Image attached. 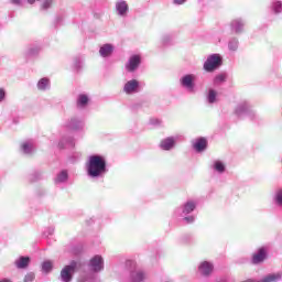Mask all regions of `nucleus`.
Masks as SVG:
<instances>
[{"label":"nucleus","instance_id":"nucleus-1","mask_svg":"<svg viewBox=\"0 0 282 282\" xmlns=\"http://www.w3.org/2000/svg\"><path fill=\"white\" fill-rule=\"evenodd\" d=\"M86 170L88 177H93V180H96L98 177H105L108 171L107 160L102 155H90L86 163Z\"/></svg>","mask_w":282,"mask_h":282},{"label":"nucleus","instance_id":"nucleus-2","mask_svg":"<svg viewBox=\"0 0 282 282\" xmlns=\"http://www.w3.org/2000/svg\"><path fill=\"white\" fill-rule=\"evenodd\" d=\"M196 208L197 202L189 199L185 204H183L182 207L176 209V215H181V217H184L183 221H185V224H193L195 221V216L187 215H191V213H193V210H195Z\"/></svg>","mask_w":282,"mask_h":282},{"label":"nucleus","instance_id":"nucleus-3","mask_svg":"<svg viewBox=\"0 0 282 282\" xmlns=\"http://www.w3.org/2000/svg\"><path fill=\"white\" fill-rule=\"evenodd\" d=\"M195 80H197L195 74H186L180 78V85L183 89H186L188 94H195V91H197Z\"/></svg>","mask_w":282,"mask_h":282},{"label":"nucleus","instance_id":"nucleus-4","mask_svg":"<svg viewBox=\"0 0 282 282\" xmlns=\"http://www.w3.org/2000/svg\"><path fill=\"white\" fill-rule=\"evenodd\" d=\"M235 113L236 116H238V118H243L247 116V118H249L250 120H254L256 116L252 107L250 106V104H248V101H242L238 104L235 109Z\"/></svg>","mask_w":282,"mask_h":282},{"label":"nucleus","instance_id":"nucleus-5","mask_svg":"<svg viewBox=\"0 0 282 282\" xmlns=\"http://www.w3.org/2000/svg\"><path fill=\"white\" fill-rule=\"evenodd\" d=\"M218 67H221V55L219 54L209 55L203 65L205 72H215Z\"/></svg>","mask_w":282,"mask_h":282},{"label":"nucleus","instance_id":"nucleus-6","mask_svg":"<svg viewBox=\"0 0 282 282\" xmlns=\"http://www.w3.org/2000/svg\"><path fill=\"white\" fill-rule=\"evenodd\" d=\"M78 263L76 261H72L70 264L65 265L59 274V281L62 282H72L74 279V273L76 272Z\"/></svg>","mask_w":282,"mask_h":282},{"label":"nucleus","instance_id":"nucleus-7","mask_svg":"<svg viewBox=\"0 0 282 282\" xmlns=\"http://www.w3.org/2000/svg\"><path fill=\"white\" fill-rule=\"evenodd\" d=\"M89 268L93 272H102L105 270V260L101 256H95L89 262Z\"/></svg>","mask_w":282,"mask_h":282},{"label":"nucleus","instance_id":"nucleus-8","mask_svg":"<svg viewBox=\"0 0 282 282\" xmlns=\"http://www.w3.org/2000/svg\"><path fill=\"white\" fill-rule=\"evenodd\" d=\"M123 91L129 96L138 94V91H140V82L138 79L128 80L123 86Z\"/></svg>","mask_w":282,"mask_h":282},{"label":"nucleus","instance_id":"nucleus-9","mask_svg":"<svg viewBox=\"0 0 282 282\" xmlns=\"http://www.w3.org/2000/svg\"><path fill=\"white\" fill-rule=\"evenodd\" d=\"M213 270H215V265L209 261H203L198 265V274H200V276H210L213 274Z\"/></svg>","mask_w":282,"mask_h":282},{"label":"nucleus","instance_id":"nucleus-10","mask_svg":"<svg viewBox=\"0 0 282 282\" xmlns=\"http://www.w3.org/2000/svg\"><path fill=\"white\" fill-rule=\"evenodd\" d=\"M115 10L118 17H127L129 14V3L126 0H117L115 3Z\"/></svg>","mask_w":282,"mask_h":282},{"label":"nucleus","instance_id":"nucleus-11","mask_svg":"<svg viewBox=\"0 0 282 282\" xmlns=\"http://www.w3.org/2000/svg\"><path fill=\"white\" fill-rule=\"evenodd\" d=\"M140 63H142V58L140 57V55H132L126 64L127 72H135V69L140 67Z\"/></svg>","mask_w":282,"mask_h":282},{"label":"nucleus","instance_id":"nucleus-12","mask_svg":"<svg viewBox=\"0 0 282 282\" xmlns=\"http://www.w3.org/2000/svg\"><path fill=\"white\" fill-rule=\"evenodd\" d=\"M178 137H167L163 139L160 143V148L162 151H171L175 147V142H177Z\"/></svg>","mask_w":282,"mask_h":282},{"label":"nucleus","instance_id":"nucleus-13","mask_svg":"<svg viewBox=\"0 0 282 282\" xmlns=\"http://www.w3.org/2000/svg\"><path fill=\"white\" fill-rule=\"evenodd\" d=\"M130 282H144L147 281V273L142 269H135L130 272Z\"/></svg>","mask_w":282,"mask_h":282},{"label":"nucleus","instance_id":"nucleus-14","mask_svg":"<svg viewBox=\"0 0 282 282\" xmlns=\"http://www.w3.org/2000/svg\"><path fill=\"white\" fill-rule=\"evenodd\" d=\"M85 127V122L78 118H72L66 122V129H70L72 131H80Z\"/></svg>","mask_w":282,"mask_h":282},{"label":"nucleus","instance_id":"nucleus-15","mask_svg":"<svg viewBox=\"0 0 282 282\" xmlns=\"http://www.w3.org/2000/svg\"><path fill=\"white\" fill-rule=\"evenodd\" d=\"M89 95L87 94H79L76 99V107L77 109H87L89 107Z\"/></svg>","mask_w":282,"mask_h":282},{"label":"nucleus","instance_id":"nucleus-16","mask_svg":"<svg viewBox=\"0 0 282 282\" xmlns=\"http://www.w3.org/2000/svg\"><path fill=\"white\" fill-rule=\"evenodd\" d=\"M69 181V172L67 170H62L57 173L54 183L57 186H61L62 184H67Z\"/></svg>","mask_w":282,"mask_h":282},{"label":"nucleus","instance_id":"nucleus-17","mask_svg":"<svg viewBox=\"0 0 282 282\" xmlns=\"http://www.w3.org/2000/svg\"><path fill=\"white\" fill-rule=\"evenodd\" d=\"M265 257H268V252L265 251V248H260L258 252H256L252 256V263L254 265H258V263H263V261H265Z\"/></svg>","mask_w":282,"mask_h":282},{"label":"nucleus","instance_id":"nucleus-18","mask_svg":"<svg viewBox=\"0 0 282 282\" xmlns=\"http://www.w3.org/2000/svg\"><path fill=\"white\" fill-rule=\"evenodd\" d=\"M113 50H116V47L112 44H104L99 48V55L101 58H109V56L113 54Z\"/></svg>","mask_w":282,"mask_h":282},{"label":"nucleus","instance_id":"nucleus-19","mask_svg":"<svg viewBox=\"0 0 282 282\" xmlns=\"http://www.w3.org/2000/svg\"><path fill=\"white\" fill-rule=\"evenodd\" d=\"M245 25H246V22L241 19H236L230 23L231 31L235 32L236 34H241V32H243Z\"/></svg>","mask_w":282,"mask_h":282},{"label":"nucleus","instance_id":"nucleus-20","mask_svg":"<svg viewBox=\"0 0 282 282\" xmlns=\"http://www.w3.org/2000/svg\"><path fill=\"white\" fill-rule=\"evenodd\" d=\"M21 151L25 155H32V153H34V141H32V140L24 141L21 144Z\"/></svg>","mask_w":282,"mask_h":282},{"label":"nucleus","instance_id":"nucleus-21","mask_svg":"<svg viewBox=\"0 0 282 282\" xmlns=\"http://www.w3.org/2000/svg\"><path fill=\"white\" fill-rule=\"evenodd\" d=\"M193 147L195 151H197V153H202V151H206V148L208 147V141H206V139L204 138H199L194 142Z\"/></svg>","mask_w":282,"mask_h":282},{"label":"nucleus","instance_id":"nucleus-22","mask_svg":"<svg viewBox=\"0 0 282 282\" xmlns=\"http://www.w3.org/2000/svg\"><path fill=\"white\" fill-rule=\"evenodd\" d=\"M212 169L221 175L223 173H226V163H224V161L216 160L213 162Z\"/></svg>","mask_w":282,"mask_h":282},{"label":"nucleus","instance_id":"nucleus-23","mask_svg":"<svg viewBox=\"0 0 282 282\" xmlns=\"http://www.w3.org/2000/svg\"><path fill=\"white\" fill-rule=\"evenodd\" d=\"M281 278H282L281 272L269 273L264 275L261 280H259V282H278V281H281Z\"/></svg>","mask_w":282,"mask_h":282},{"label":"nucleus","instance_id":"nucleus-24","mask_svg":"<svg viewBox=\"0 0 282 282\" xmlns=\"http://www.w3.org/2000/svg\"><path fill=\"white\" fill-rule=\"evenodd\" d=\"M30 265V257H20L18 260H15V267L19 270H25Z\"/></svg>","mask_w":282,"mask_h":282},{"label":"nucleus","instance_id":"nucleus-25","mask_svg":"<svg viewBox=\"0 0 282 282\" xmlns=\"http://www.w3.org/2000/svg\"><path fill=\"white\" fill-rule=\"evenodd\" d=\"M50 87H51V83H50V78L47 77H43L37 82V89L40 91H47Z\"/></svg>","mask_w":282,"mask_h":282},{"label":"nucleus","instance_id":"nucleus-26","mask_svg":"<svg viewBox=\"0 0 282 282\" xmlns=\"http://www.w3.org/2000/svg\"><path fill=\"white\" fill-rule=\"evenodd\" d=\"M217 96H218L217 90L209 88L206 95V100L208 105H215V102H217Z\"/></svg>","mask_w":282,"mask_h":282},{"label":"nucleus","instance_id":"nucleus-27","mask_svg":"<svg viewBox=\"0 0 282 282\" xmlns=\"http://www.w3.org/2000/svg\"><path fill=\"white\" fill-rule=\"evenodd\" d=\"M272 202L278 208H282V188L276 189L273 194Z\"/></svg>","mask_w":282,"mask_h":282},{"label":"nucleus","instance_id":"nucleus-28","mask_svg":"<svg viewBox=\"0 0 282 282\" xmlns=\"http://www.w3.org/2000/svg\"><path fill=\"white\" fill-rule=\"evenodd\" d=\"M59 149H67V147H74V138L64 137L58 143Z\"/></svg>","mask_w":282,"mask_h":282},{"label":"nucleus","instance_id":"nucleus-29","mask_svg":"<svg viewBox=\"0 0 282 282\" xmlns=\"http://www.w3.org/2000/svg\"><path fill=\"white\" fill-rule=\"evenodd\" d=\"M228 80V74L226 73H220L215 76L214 78V85L217 87L219 85H223V83H226Z\"/></svg>","mask_w":282,"mask_h":282},{"label":"nucleus","instance_id":"nucleus-30","mask_svg":"<svg viewBox=\"0 0 282 282\" xmlns=\"http://www.w3.org/2000/svg\"><path fill=\"white\" fill-rule=\"evenodd\" d=\"M54 262L51 260H46L42 263V272H45L46 274H50V271L53 270Z\"/></svg>","mask_w":282,"mask_h":282},{"label":"nucleus","instance_id":"nucleus-31","mask_svg":"<svg viewBox=\"0 0 282 282\" xmlns=\"http://www.w3.org/2000/svg\"><path fill=\"white\" fill-rule=\"evenodd\" d=\"M228 50H230V52H237V50H239V40L236 37L229 40Z\"/></svg>","mask_w":282,"mask_h":282},{"label":"nucleus","instance_id":"nucleus-32","mask_svg":"<svg viewBox=\"0 0 282 282\" xmlns=\"http://www.w3.org/2000/svg\"><path fill=\"white\" fill-rule=\"evenodd\" d=\"M271 9L274 12V14H281V12H282V2L281 1L272 2Z\"/></svg>","mask_w":282,"mask_h":282},{"label":"nucleus","instance_id":"nucleus-33","mask_svg":"<svg viewBox=\"0 0 282 282\" xmlns=\"http://www.w3.org/2000/svg\"><path fill=\"white\" fill-rule=\"evenodd\" d=\"M52 3H54V0H44L41 4V10H50Z\"/></svg>","mask_w":282,"mask_h":282},{"label":"nucleus","instance_id":"nucleus-34","mask_svg":"<svg viewBox=\"0 0 282 282\" xmlns=\"http://www.w3.org/2000/svg\"><path fill=\"white\" fill-rule=\"evenodd\" d=\"M37 180H41V173L40 172H35V173H33L29 176L30 182H36Z\"/></svg>","mask_w":282,"mask_h":282},{"label":"nucleus","instance_id":"nucleus-35","mask_svg":"<svg viewBox=\"0 0 282 282\" xmlns=\"http://www.w3.org/2000/svg\"><path fill=\"white\" fill-rule=\"evenodd\" d=\"M34 279H36V275L33 272H30L24 276V282H33Z\"/></svg>","mask_w":282,"mask_h":282},{"label":"nucleus","instance_id":"nucleus-36","mask_svg":"<svg viewBox=\"0 0 282 282\" xmlns=\"http://www.w3.org/2000/svg\"><path fill=\"white\" fill-rule=\"evenodd\" d=\"M82 63H83V62L80 61V58H75V59H74V63H73L74 69H80Z\"/></svg>","mask_w":282,"mask_h":282},{"label":"nucleus","instance_id":"nucleus-37","mask_svg":"<svg viewBox=\"0 0 282 282\" xmlns=\"http://www.w3.org/2000/svg\"><path fill=\"white\" fill-rule=\"evenodd\" d=\"M51 235H54V227H48L44 231V237H51Z\"/></svg>","mask_w":282,"mask_h":282},{"label":"nucleus","instance_id":"nucleus-38","mask_svg":"<svg viewBox=\"0 0 282 282\" xmlns=\"http://www.w3.org/2000/svg\"><path fill=\"white\" fill-rule=\"evenodd\" d=\"M40 50L41 48H39V47H31V48H29V55L34 56V54H39Z\"/></svg>","mask_w":282,"mask_h":282},{"label":"nucleus","instance_id":"nucleus-39","mask_svg":"<svg viewBox=\"0 0 282 282\" xmlns=\"http://www.w3.org/2000/svg\"><path fill=\"white\" fill-rule=\"evenodd\" d=\"M150 124L158 127V126L162 124V121H160V119H151Z\"/></svg>","mask_w":282,"mask_h":282},{"label":"nucleus","instance_id":"nucleus-40","mask_svg":"<svg viewBox=\"0 0 282 282\" xmlns=\"http://www.w3.org/2000/svg\"><path fill=\"white\" fill-rule=\"evenodd\" d=\"M4 99H6V90L0 88V102H2V100H4Z\"/></svg>","mask_w":282,"mask_h":282},{"label":"nucleus","instance_id":"nucleus-41","mask_svg":"<svg viewBox=\"0 0 282 282\" xmlns=\"http://www.w3.org/2000/svg\"><path fill=\"white\" fill-rule=\"evenodd\" d=\"M187 0H173V3L175 6H183V3H186Z\"/></svg>","mask_w":282,"mask_h":282},{"label":"nucleus","instance_id":"nucleus-42","mask_svg":"<svg viewBox=\"0 0 282 282\" xmlns=\"http://www.w3.org/2000/svg\"><path fill=\"white\" fill-rule=\"evenodd\" d=\"M12 1V3H14L15 6H21V1H23V0H11Z\"/></svg>","mask_w":282,"mask_h":282},{"label":"nucleus","instance_id":"nucleus-43","mask_svg":"<svg viewBox=\"0 0 282 282\" xmlns=\"http://www.w3.org/2000/svg\"><path fill=\"white\" fill-rule=\"evenodd\" d=\"M0 282H12V280L8 279V278H3V279L0 280Z\"/></svg>","mask_w":282,"mask_h":282},{"label":"nucleus","instance_id":"nucleus-44","mask_svg":"<svg viewBox=\"0 0 282 282\" xmlns=\"http://www.w3.org/2000/svg\"><path fill=\"white\" fill-rule=\"evenodd\" d=\"M28 1V3H30V6H33V3L35 2V1H39V0H26Z\"/></svg>","mask_w":282,"mask_h":282}]
</instances>
